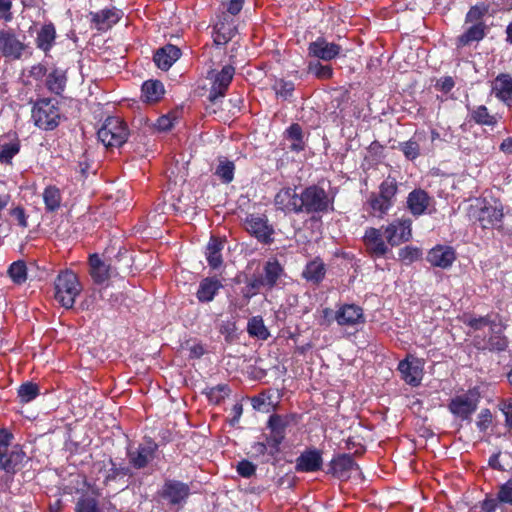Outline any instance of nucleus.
Returning <instances> with one entry per match:
<instances>
[{
    "label": "nucleus",
    "instance_id": "f257e3e1",
    "mask_svg": "<svg viewBox=\"0 0 512 512\" xmlns=\"http://www.w3.org/2000/svg\"><path fill=\"white\" fill-rule=\"evenodd\" d=\"M224 22L218 21L212 28L213 45L207 49L206 75L198 86V94L207 100L208 113H217L224 97Z\"/></svg>",
    "mask_w": 512,
    "mask_h": 512
},
{
    "label": "nucleus",
    "instance_id": "f03ea898",
    "mask_svg": "<svg viewBox=\"0 0 512 512\" xmlns=\"http://www.w3.org/2000/svg\"><path fill=\"white\" fill-rule=\"evenodd\" d=\"M14 434L7 428H0V472L1 480L7 485L14 481L15 475L30 461L20 444H12Z\"/></svg>",
    "mask_w": 512,
    "mask_h": 512
},
{
    "label": "nucleus",
    "instance_id": "7ed1b4c3",
    "mask_svg": "<svg viewBox=\"0 0 512 512\" xmlns=\"http://www.w3.org/2000/svg\"><path fill=\"white\" fill-rule=\"evenodd\" d=\"M82 290L78 275L70 269L60 271L54 280V299L65 309L73 308Z\"/></svg>",
    "mask_w": 512,
    "mask_h": 512
},
{
    "label": "nucleus",
    "instance_id": "20e7f679",
    "mask_svg": "<svg viewBox=\"0 0 512 512\" xmlns=\"http://www.w3.org/2000/svg\"><path fill=\"white\" fill-rule=\"evenodd\" d=\"M130 135H134V132L131 133L128 124L117 116L107 117L97 131L99 141L111 149L122 147Z\"/></svg>",
    "mask_w": 512,
    "mask_h": 512
},
{
    "label": "nucleus",
    "instance_id": "39448f33",
    "mask_svg": "<svg viewBox=\"0 0 512 512\" xmlns=\"http://www.w3.org/2000/svg\"><path fill=\"white\" fill-rule=\"evenodd\" d=\"M190 495V485L177 479H165L157 491L159 501L177 511L185 507Z\"/></svg>",
    "mask_w": 512,
    "mask_h": 512
},
{
    "label": "nucleus",
    "instance_id": "423d86ee",
    "mask_svg": "<svg viewBox=\"0 0 512 512\" xmlns=\"http://www.w3.org/2000/svg\"><path fill=\"white\" fill-rule=\"evenodd\" d=\"M284 275V268L277 259H270L263 266V273L255 276L247 284L246 296L256 295L262 288L273 289Z\"/></svg>",
    "mask_w": 512,
    "mask_h": 512
},
{
    "label": "nucleus",
    "instance_id": "0eeeda50",
    "mask_svg": "<svg viewBox=\"0 0 512 512\" xmlns=\"http://www.w3.org/2000/svg\"><path fill=\"white\" fill-rule=\"evenodd\" d=\"M32 119L38 128L54 130L60 124V109L51 99H40L32 108Z\"/></svg>",
    "mask_w": 512,
    "mask_h": 512
},
{
    "label": "nucleus",
    "instance_id": "6e6552de",
    "mask_svg": "<svg viewBox=\"0 0 512 512\" xmlns=\"http://www.w3.org/2000/svg\"><path fill=\"white\" fill-rule=\"evenodd\" d=\"M469 215L484 229L492 228L503 218L501 206L491 205L486 200L477 199L469 208Z\"/></svg>",
    "mask_w": 512,
    "mask_h": 512
},
{
    "label": "nucleus",
    "instance_id": "1a4fd4ad",
    "mask_svg": "<svg viewBox=\"0 0 512 512\" xmlns=\"http://www.w3.org/2000/svg\"><path fill=\"white\" fill-rule=\"evenodd\" d=\"M301 198L303 201L302 212L307 214L324 213L329 211L332 206L326 191L317 185H312L302 190Z\"/></svg>",
    "mask_w": 512,
    "mask_h": 512
},
{
    "label": "nucleus",
    "instance_id": "9d476101",
    "mask_svg": "<svg viewBox=\"0 0 512 512\" xmlns=\"http://www.w3.org/2000/svg\"><path fill=\"white\" fill-rule=\"evenodd\" d=\"M479 399V393L475 389L468 390L451 398L448 409L456 418L468 420L476 411Z\"/></svg>",
    "mask_w": 512,
    "mask_h": 512
},
{
    "label": "nucleus",
    "instance_id": "9b49d317",
    "mask_svg": "<svg viewBox=\"0 0 512 512\" xmlns=\"http://www.w3.org/2000/svg\"><path fill=\"white\" fill-rule=\"evenodd\" d=\"M245 229L263 244L273 242L274 228L265 215L249 214L244 220Z\"/></svg>",
    "mask_w": 512,
    "mask_h": 512
},
{
    "label": "nucleus",
    "instance_id": "f8f14e48",
    "mask_svg": "<svg viewBox=\"0 0 512 512\" xmlns=\"http://www.w3.org/2000/svg\"><path fill=\"white\" fill-rule=\"evenodd\" d=\"M157 450L158 444L152 438H148L146 444H139L135 449L128 447L126 456L130 466L140 470L146 468L155 458Z\"/></svg>",
    "mask_w": 512,
    "mask_h": 512
},
{
    "label": "nucleus",
    "instance_id": "ddd939ff",
    "mask_svg": "<svg viewBox=\"0 0 512 512\" xmlns=\"http://www.w3.org/2000/svg\"><path fill=\"white\" fill-rule=\"evenodd\" d=\"M386 242L399 246L412 238V221L409 218L396 219L384 228Z\"/></svg>",
    "mask_w": 512,
    "mask_h": 512
},
{
    "label": "nucleus",
    "instance_id": "4468645a",
    "mask_svg": "<svg viewBox=\"0 0 512 512\" xmlns=\"http://www.w3.org/2000/svg\"><path fill=\"white\" fill-rule=\"evenodd\" d=\"M302 198L301 192H297V188L285 187L278 191L274 197V205L277 210L285 214H299L302 213Z\"/></svg>",
    "mask_w": 512,
    "mask_h": 512
},
{
    "label": "nucleus",
    "instance_id": "2eb2a0df",
    "mask_svg": "<svg viewBox=\"0 0 512 512\" xmlns=\"http://www.w3.org/2000/svg\"><path fill=\"white\" fill-rule=\"evenodd\" d=\"M175 119V117L171 118L170 114H168L160 116L156 122L152 123L147 117L140 115L134 119L132 125L133 128L138 130L136 138L141 140L142 136L152 134L155 131L164 132L170 130L174 126Z\"/></svg>",
    "mask_w": 512,
    "mask_h": 512
},
{
    "label": "nucleus",
    "instance_id": "dca6fc26",
    "mask_svg": "<svg viewBox=\"0 0 512 512\" xmlns=\"http://www.w3.org/2000/svg\"><path fill=\"white\" fill-rule=\"evenodd\" d=\"M402 379L411 386H418L424 374V361L413 355H408L398 364Z\"/></svg>",
    "mask_w": 512,
    "mask_h": 512
},
{
    "label": "nucleus",
    "instance_id": "f3484780",
    "mask_svg": "<svg viewBox=\"0 0 512 512\" xmlns=\"http://www.w3.org/2000/svg\"><path fill=\"white\" fill-rule=\"evenodd\" d=\"M27 47L23 41L18 39L12 29L0 31V53L4 57L19 60Z\"/></svg>",
    "mask_w": 512,
    "mask_h": 512
},
{
    "label": "nucleus",
    "instance_id": "a211bd4d",
    "mask_svg": "<svg viewBox=\"0 0 512 512\" xmlns=\"http://www.w3.org/2000/svg\"><path fill=\"white\" fill-rule=\"evenodd\" d=\"M363 242L367 252L375 258L386 256L390 251L388 243L385 242L381 229L370 227L366 229Z\"/></svg>",
    "mask_w": 512,
    "mask_h": 512
},
{
    "label": "nucleus",
    "instance_id": "6ab92c4d",
    "mask_svg": "<svg viewBox=\"0 0 512 512\" xmlns=\"http://www.w3.org/2000/svg\"><path fill=\"white\" fill-rule=\"evenodd\" d=\"M335 321L340 326L363 325L365 323L363 309L355 304H344L335 312Z\"/></svg>",
    "mask_w": 512,
    "mask_h": 512
},
{
    "label": "nucleus",
    "instance_id": "aec40b11",
    "mask_svg": "<svg viewBox=\"0 0 512 512\" xmlns=\"http://www.w3.org/2000/svg\"><path fill=\"white\" fill-rule=\"evenodd\" d=\"M341 50L340 45L328 42L323 37H318L315 41L311 42L308 47V53L310 56L323 61L335 59L339 56Z\"/></svg>",
    "mask_w": 512,
    "mask_h": 512
},
{
    "label": "nucleus",
    "instance_id": "412c9836",
    "mask_svg": "<svg viewBox=\"0 0 512 512\" xmlns=\"http://www.w3.org/2000/svg\"><path fill=\"white\" fill-rule=\"evenodd\" d=\"M456 260L454 248L447 245H437L429 250L427 261L434 267L447 269L452 266Z\"/></svg>",
    "mask_w": 512,
    "mask_h": 512
},
{
    "label": "nucleus",
    "instance_id": "4be33fe9",
    "mask_svg": "<svg viewBox=\"0 0 512 512\" xmlns=\"http://www.w3.org/2000/svg\"><path fill=\"white\" fill-rule=\"evenodd\" d=\"M91 23L98 31H106L117 24L123 13L116 8H105L97 12H90Z\"/></svg>",
    "mask_w": 512,
    "mask_h": 512
},
{
    "label": "nucleus",
    "instance_id": "5701e85b",
    "mask_svg": "<svg viewBox=\"0 0 512 512\" xmlns=\"http://www.w3.org/2000/svg\"><path fill=\"white\" fill-rule=\"evenodd\" d=\"M358 469V465L355 463L353 457L349 454L338 455L330 462V472L333 474V476L341 480L349 479L352 472Z\"/></svg>",
    "mask_w": 512,
    "mask_h": 512
},
{
    "label": "nucleus",
    "instance_id": "b1692460",
    "mask_svg": "<svg viewBox=\"0 0 512 512\" xmlns=\"http://www.w3.org/2000/svg\"><path fill=\"white\" fill-rule=\"evenodd\" d=\"M490 330V337L488 340H478V338H475V346L478 349H488L490 351H503L507 347V339L502 333V327L499 324L494 323L489 328Z\"/></svg>",
    "mask_w": 512,
    "mask_h": 512
},
{
    "label": "nucleus",
    "instance_id": "393cba45",
    "mask_svg": "<svg viewBox=\"0 0 512 512\" xmlns=\"http://www.w3.org/2000/svg\"><path fill=\"white\" fill-rule=\"evenodd\" d=\"M181 54L179 47L166 44L154 52L153 61L159 69L167 71L180 58Z\"/></svg>",
    "mask_w": 512,
    "mask_h": 512
},
{
    "label": "nucleus",
    "instance_id": "a878e982",
    "mask_svg": "<svg viewBox=\"0 0 512 512\" xmlns=\"http://www.w3.org/2000/svg\"><path fill=\"white\" fill-rule=\"evenodd\" d=\"M491 93L500 101L510 105L512 103V77L507 73H500L491 83Z\"/></svg>",
    "mask_w": 512,
    "mask_h": 512
},
{
    "label": "nucleus",
    "instance_id": "bb28decb",
    "mask_svg": "<svg viewBox=\"0 0 512 512\" xmlns=\"http://www.w3.org/2000/svg\"><path fill=\"white\" fill-rule=\"evenodd\" d=\"M322 464L321 452L316 449H309L297 458L295 468L298 472H316L321 469Z\"/></svg>",
    "mask_w": 512,
    "mask_h": 512
},
{
    "label": "nucleus",
    "instance_id": "cd10ccee",
    "mask_svg": "<svg viewBox=\"0 0 512 512\" xmlns=\"http://www.w3.org/2000/svg\"><path fill=\"white\" fill-rule=\"evenodd\" d=\"M431 198L422 189H415L408 194L407 208L412 215L418 217L423 215L429 207Z\"/></svg>",
    "mask_w": 512,
    "mask_h": 512
},
{
    "label": "nucleus",
    "instance_id": "c85d7f7f",
    "mask_svg": "<svg viewBox=\"0 0 512 512\" xmlns=\"http://www.w3.org/2000/svg\"><path fill=\"white\" fill-rule=\"evenodd\" d=\"M222 249L223 240L221 237L211 235L204 252L208 266L211 269H218L222 265Z\"/></svg>",
    "mask_w": 512,
    "mask_h": 512
},
{
    "label": "nucleus",
    "instance_id": "c756f323",
    "mask_svg": "<svg viewBox=\"0 0 512 512\" xmlns=\"http://www.w3.org/2000/svg\"><path fill=\"white\" fill-rule=\"evenodd\" d=\"M56 36V28L53 23L42 25L35 39L36 47L47 56L55 44Z\"/></svg>",
    "mask_w": 512,
    "mask_h": 512
},
{
    "label": "nucleus",
    "instance_id": "7c9ffc66",
    "mask_svg": "<svg viewBox=\"0 0 512 512\" xmlns=\"http://www.w3.org/2000/svg\"><path fill=\"white\" fill-rule=\"evenodd\" d=\"M222 287V282L217 277L203 278L199 283L196 297L199 302H210Z\"/></svg>",
    "mask_w": 512,
    "mask_h": 512
},
{
    "label": "nucleus",
    "instance_id": "2f4dec72",
    "mask_svg": "<svg viewBox=\"0 0 512 512\" xmlns=\"http://www.w3.org/2000/svg\"><path fill=\"white\" fill-rule=\"evenodd\" d=\"M165 94L163 83L157 79H149L141 86V98L145 103L154 104L159 102Z\"/></svg>",
    "mask_w": 512,
    "mask_h": 512
},
{
    "label": "nucleus",
    "instance_id": "473e14b6",
    "mask_svg": "<svg viewBox=\"0 0 512 512\" xmlns=\"http://www.w3.org/2000/svg\"><path fill=\"white\" fill-rule=\"evenodd\" d=\"M90 275L95 284H102L107 281L110 276V266L106 265L104 261L97 254L89 256Z\"/></svg>",
    "mask_w": 512,
    "mask_h": 512
},
{
    "label": "nucleus",
    "instance_id": "72a5a7b5",
    "mask_svg": "<svg viewBox=\"0 0 512 512\" xmlns=\"http://www.w3.org/2000/svg\"><path fill=\"white\" fill-rule=\"evenodd\" d=\"M66 72L60 68H53L46 76L45 86L55 95H61L66 87Z\"/></svg>",
    "mask_w": 512,
    "mask_h": 512
},
{
    "label": "nucleus",
    "instance_id": "f704fd0d",
    "mask_svg": "<svg viewBox=\"0 0 512 512\" xmlns=\"http://www.w3.org/2000/svg\"><path fill=\"white\" fill-rule=\"evenodd\" d=\"M367 204L370 208V213L382 219L393 207L394 201H389L386 198H382L380 194L373 192L370 194Z\"/></svg>",
    "mask_w": 512,
    "mask_h": 512
},
{
    "label": "nucleus",
    "instance_id": "c9c22d12",
    "mask_svg": "<svg viewBox=\"0 0 512 512\" xmlns=\"http://www.w3.org/2000/svg\"><path fill=\"white\" fill-rule=\"evenodd\" d=\"M108 463L110 468L107 470L103 479V484L105 486H110L112 483L117 482L126 476L132 475L130 467L117 465L113 458H109Z\"/></svg>",
    "mask_w": 512,
    "mask_h": 512
},
{
    "label": "nucleus",
    "instance_id": "e433bc0d",
    "mask_svg": "<svg viewBox=\"0 0 512 512\" xmlns=\"http://www.w3.org/2000/svg\"><path fill=\"white\" fill-rule=\"evenodd\" d=\"M43 201L46 212L54 213L58 211L62 202L60 189L55 185H48L43 191Z\"/></svg>",
    "mask_w": 512,
    "mask_h": 512
},
{
    "label": "nucleus",
    "instance_id": "4c0bfd02",
    "mask_svg": "<svg viewBox=\"0 0 512 512\" xmlns=\"http://www.w3.org/2000/svg\"><path fill=\"white\" fill-rule=\"evenodd\" d=\"M21 142L17 134L7 142L0 144V163L5 165L12 164L13 158L20 152Z\"/></svg>",
    "mask_w": 512,
    "mask_h": 512
},
{
    "label": "nucleus",
    "instance_id": "58836bf2",
    "mask_svg": "<svg viewBox=\"0 0 512 512\" xmlns=\"http://www.w3.org/2000/svg\"><path fill=\"white\" fill-rule=\"evenodd\" d=\"M325 273V264L322 260L316 258L306 265L302 272V276L308 282L319 283L323 280Z\"/></svg>",
    "mask_w": 512,
    "mask_h": 512
},
{
    "label": "nucleus",
    "instance_id": "ea45409f",
    "mask_svg": "<svg viewBox=\"0 0 512 512\" xmlns=\"http://www.w3.org/2000/svg\"><path fill=\"white\" fill-rule=\"evenodd\" d=\"M423 137L424 133L416 132L408 141L399 143V149L402 151L406 159L413 161L420 155L419 142Z\"/></svg>",
    "mask_w": 512,
    "mask_h": 512
},
{
    "label": "nucleus",
    "instance_id": "a19ab883",
    "mask_svg": "<svg viewBox=\"0 0 512 512\" xmlns=\"http://www.w3.org/2000/svg\"><path fill=\"white\" fill-rule=\"evenodd\" d=\"M485 24L483 22L473 23L459 38L460 45L465 46L472 42H478L485 36Z\"/></svg>",
    "mask_w": 512,
    "mask_h": 512
},
{
    "label": "nucleus",
    "instance_id": "79ce46f5",
    "mask_svg": "<svg viewBox=\"0 0 512 512\" xmlns=\"http://www.w3.org/2000/svg\"><path fill=\"white\" fill-rule=\"evenodd\" d=\"M40 394V387L37 383L27 381L17 389V397L22 404H27L36 399Z\"/></svg>",
    "mask_w": 512,
    "mask_h": 512
},
{
    "label": "nucleus",
    "instance_id": "37998d69",
    "mask_svg": "<svg viewBox=\"0 0 512 512\" xmlns=\"http://www.w3.org/2000/svg\"><path fill=\"white\" fill-rule=\"evenodd\" d=\"M247 331L250 336L257 337L261 340H266L270 335L261 317L251 318L247 324Z\"/></svg>",
    "mask_w": 512,
    "mask_h": 512
},
{
    "label": "nucleus",
    "instance_id": "c03bdc74",
    "mask_svg": "<svg viewBox=\"0 0 512 512\" xmlns=\"http://www.w3.org/2000/svg\"><path fill=\"white\" fill-rule=\"evenodd\" d=\"M471 118L477 124L494 126L497 123V118L491 115L486 106L480 105L471 111Z\"/></svg>",
    "mask_w": 512,
    "mask_h": 512
},
{
    "label": "nucleus",
    "instance_id": "a18cd8bd",
    "mask_svg": "<svg viewBox=\"0 0 512 512\" xmlns=\"http://www.w3.org/2000/svg\"><path fill=\"white\" fill-rule=\"evenodd\" d=\"M286 137L291 140V150L298 152L304 149L303 133L299 124L289 126L286 130Z\"/></svg>",
    "mask_w": 512,
    "mask_h": 512
},
{
    "label": "nucleus",
    "instance_id": "49530a36",
    "mask_svg": "<svg viewBox=\"0 0 512 512\" xmlns=\"http://www.w3.org/2000/svg\"><path fill=\"white\" fill-rule=\"evenodd\" d=\"M7 272L15 284H22L27 280V266L23 260L13 262Z\"/></svg>",
    "mask_w": 512,
    "mask_h": 512
},
{
    "label": "nucleus",
    "instance_id": "de8ad7c7",
    "mask_svg": "<svg viewBox=\"0 0 512 512\" xmlns=\"http://www.w3.org/2000/svg\"><path fill=\"white\" fill-rule=\"evenodd\" d=\"M75 512H103L95 497L83 495L81 496L75 505Z\"/></svg>",
    "mask_w": 512,
    "mask_h": 512
},
{
    "label": "nucleus",
    "instance_id": "09e8293b",
    "mask_svg": "<svg viewBox=\"0 0 512 512\" xmlns=\"http://www.w3.org/2000/svg\"><path fill=\"white\" fill-rule=\"evenodd\" d=\"M398 191V185L394 178L387 177L380 185H379V192L382 196V198H386L389 201L395 202V196Z\"/></svg>",
    "mask_w": 512,
    "mask_h": 512
},
{
    "label": "nucleus",
    "instance_id": "8fccbe9b",
    "mask_svg": "<svg viewBox=\"0 0 512 512\" xmlns=\"http://www.w3.org/2000/svg\"><path fill=\"white\" fill-rule=\"evenodd\" d=\"M399 259L404 264H411L420 259L422 252L419 248L413 246H405L399 250Z\"/></svg>",
    "mask_w": 512,
    "mask_h": 512
},
{
    "label": "nucleus",
    "instance_id": "3c124183",
    "mask_svg": "<svg viewBox=\"0 0 512 512\" xmlns=\"http://www.w3.org/2000/svg\"><path fill=\"white\" fill-rule=\"evenodd\" d=\"M287 425L288 421L278 414H273L269 417L268 427L270 428L271 432H279V437H281V433H285V428Z\"/></svg>",
    "mask_w": 512,
    "mask_h": 512
},
{
    "label": "nucleus",
    "instance_id": "603ef678",
    "mask_svg": "<svg viewBox=\"0 0 512 512\" xmlns=\"http://www.w3.org/2000/svg\"><path fill=\"white\" fill-rule=\"evenodd\" d=\"M487 13V7L485 5H475L470 8L466 14L467 23L482 22V17Z\"/></svg>",
    "mask_w": 512,
    "mask_h": 512
},
{
    "label": "nucleus",
    "instance_id": "864d4df0",
    "mask_svg": "<svg viewBox=\"0 0 512 512\" xmlns=\"http://www.w3.org/2000/svg\"><path fill=\"white\" fill-rule=\"evenodd\" d=\"M464 323L476 331L481 330L482 328H484L486 326H489V328H490L491 325L494 324V322H492L490 320L489 316H483V317H478V318L477 317H468L464 321Z\"/></svg>",
    "mask_w": 512,
    "mask_h": 512
},
{
    "label": "nucleus",
    "instance_id": "5fc2aeb1",
    "mask_svg": "<svg viewBox=\"0 0 512 512\" xmlns=\"http://www.w3.org/2000/svg\"><path fill=\"white\" fill-rule=\"evenodd\" d=\"M9 214L17 221V224L21 228L28 227V215L26 214V211L22 206H16L10 209Z\"/></svg>",
    "mask_w": 512,
    "mask_h": 512
},
{
    "label": "nucleus",
    "instance_id": "6e6d98bb",
    "mask_svg": "<svg viewBox=\"0 0 512 512\" xmlns=\"http://www.w3.org/2000/svg\"><path fill=\"white\" fill-rule=\"evenodd\" d=\"M497 498L500 502L512 504V479L500 486Z\"/></svg>",
    "mask_w": 512,
    "mask_h": 512
},
{
    "label": "nucleus",
    "instance_id": "4d7b16f0",
    "mask_svg": "<svg viewBox=\"0 0 512 512\" xmlns=\"http://www.w3.org/2000/svg\"><path fill=\"white\" fill-rule=\"evenodd\" d=\"M206 395L210 403L219 404L224 398V385L219 384L215 387L209 388Z\"/></svg>",
    "mask_w": 512,
    "mask_h": 512
},
{
    "label": "nucleus",
    "instance_id": "13d9d810",
    "mask_svg": "<svg viewBox=\"0 0 512 512\" xmlns=\"http://www.w3.org/2000/svg\"><path fill=\"white\" fill-rule=\"evenodd\" d=\"M492 422V414L489 409H483L478 415L477 427L480 431H486Z\"/></svg>",
    "mask_w": 512,
    "mask_h": 512
},
{
    "label": "nucleus",
    "instance_id": "bf43d9fd",
    "mask_svg": "<svg viewBox=\"0 0 512 512\" xmlns=\"http://www.w3.org/2000/svg\"><path fill=\"white\" fill-rule=\"evenodd\" d=\"M314 74L321 79H329L333 75V70L328 65L317 63L314 67H310Z\"/></svg>",
    "mask_w": 512,
    "mask_h": 512
},
{
    "label": "nucleus",
    "instance_id": "052dcab7",
    "mask_svg": "<svg viewBox=\"0 0 512 512\" xmlns=\"http://www.w3.org/2000/svg\"><path fill=\"white\" fill-rule=\"evenodd\" d=\"M335 320V313L330 308H324L321 310L318 324L320 326H330L331 323Z\"/></svg>",
    "mask_w": 512,
    "mask_h": 512
},
{
    "label": "nucleus",
    "instance_id": "680f3d73",
    "mask_svg": "<svg viewBox=\"0 0 512 512\" xmlns=\"http://www.w3.org/2000/svg\"><path fill=\"white\" fill-rule=\"evenodd\" d=\"M47 74L46 66L41 63L33 65L29 71L30 77L37 81L42 80Z\"/></svg>",
    "mask_w": 512,
    "mask_h": 512
},
{
    "label": "nucleus",
    "instance_id": "e2e57ef3",
    "mask_svg": "<svg viewBox=\"0 0 512 512\" xmlns=\"http://www.w3.org/2000/svg\"><path fill=\"white\" fill-rule=\"evenodd\" d=\"M12 2L11 0H0V19H4L5 21L12 20Z\"/></svg>",
    "mask_w": 512,
    "mask_h": 512
},
{
    "label": "nucleus",
    "instance_id": "0e129e2a",
    "mask_svg": "<svg viewBox=\"0 0 512 512\" xmlns=\"http://www.w3.org/2000/svg\"><path fill=\"white\" fill-rule=\"evenodd\" d=\"M238 473L243 477H250L255 472V467L249 461H241L237 466Z\"/></svg>",
    "mask_w": 512,
    "mask_h": 512
},
{
    "label": "nucleus",
    "instance_id": "69168bd1",
    "mask_svg": "<svg viewBox=\"0 0 512 512\" xmlns=\"http://www.w3.org/2000/svg\"><path fill=\"white\" fill-rule=\"evenodd\" d=\"M244 0H226V10L233 15L238 14L243 7Z\"/></svg>",
    "mask_w": 512,
    "mask_h": 512
},
{
    "label": "nucleus",
    "instance_id": "338daca9",
    "mask_svg": "<svg viewBox=\"0 0 512 512\" xmlns=\"http://www.w3.org/2000/svg\"><path fill=\"white\" fill-rule=\"evenodd\" d=\"M268 397H266L265 394H260L258 396H255L251 399L252 407L255 410H262L264 405L266 404Z\"/></svg>",
    "mask_w": 512,
    "mask_h": 512
},
{
    "label": "nucleus",
    "instance_id": "774afa93",
    "mask_svg": "<svg viewBox=\"0 0 512 512\" xmlns=\"http://www.w3.org/2000/svg\"><path fill=\"white\" fill-rule=\"evenodd\" d=\"M499 149L506 155H512V137L505 138L501 142Z\"/></svg>",
    "mask_w": 512,
    "mask_h": 512
}]
</instances>
